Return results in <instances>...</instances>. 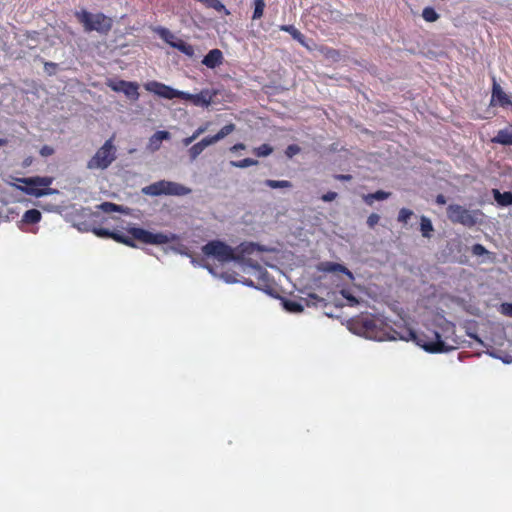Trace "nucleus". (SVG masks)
<instances>
[{
	"label": "nucleus",
	"instance_id": "nucleus-1",
	"mask_svg": "<svg viewBox=\"0 0 512 512\" xmlns=\"http://www.w3.org/2000/svg\"><path fill=\"white\" fill-rule=\"evenodd\" d=\"M348 324L352 332L372 340L395 339V337L390 336L391 327L379 315L362 313L350 319Z\"/></svg>",
	"mask_w": 512,
	"mask_h": 512
},
{
	"label": "nucleus",
	"instance_id": "nucleus-2",
	"mask_svg": "<svg viewBox=\"0 0 512 512\" xmlns=\"http://www.w3.org/2000/svg\"><path fill=\"white\" fill-rule=\"evenodd\" d=\"M128 233L131 235V237L118 231H112L111 239L129 247H136L134 240H138L145 244L162 245L175 241L178 238L177 235L173 233H152L139 227L130 228Z\"/></svg>",
	"mask_w": 512,
	"mask_h": 512
},
{
	"label": "nucleus",
	"instance_id": "nucleus-3",
	"mask_svg": "<svg viewBox=\"0 0 512 512\" xmlns=\"http://www.w3.org/2000/svg\"><path fill=\"white\" fill-rule=\"evenodd\" d=\"M75 17L82 24L85 32L96 31L101 35H107L113 26L112 18L101 12L91 13L83 9L76 11Z\"/></svg>",
	"mask_w": 512,
	"mask_h": 512
},
{
	"label": "nucleus",
	"instance_id": "nucleus-4",
	"mask_svg": "<svg viewBox=\"0 0 512 512\" xmlns=\"http://www.w3.org/2000/svg\"><path fill=\"white\" fill-rule=\"evenodd\" d=\"M409 335L416 341L417 345L430 353L447 352L454 348L452 345H449L446 340H443L439 332L435 330H428L427 333H421L419 335L410 331Z\"/></svg>",
	"mask_w": 512,
	"mask_h": 512
},
{
	"label": "nucleus",
	"instance_id": "nucleus-5",
	"mask_svg": "<svg viewBox=\"0 0 512 512\" xmlns=\"http://www.w3.org/2000/svg\"><path fill=\"white\" fill-rule=\"evenodd\" d=\"M117 149L110 138L97 149L95 154L88 160L87 169L89 170H106L117 158Z\"/></svg>",
	"mask_w": 512,
	"mask_h": 512
},
{
	"label": "nucleus",
	"instance_id": "nucleus-6",
	"mask_svg": "<svg viewBox=\"0 0 512 512\" xmlns=\"http://www.w3.org/2000/svg\"><path fill=\"white\" fill-rule=\"evenodd\" d=\"M202 252L204 255L214 257L220 262L241 260V256L232 247L220 240L209 241L202 247Z\"/></svg>",
	"mask_w": 512,
	"mask_h": 512
},
{
	"label": "nucleus",
	"instance_id": "nucleus-7",
	"mask_svg": "<svg viewBox=\"0 0 512 512\" xmlns=\"http://www.w3.org/2000/svg\"><path fill=\"white\" fill-rule=\"evenodd\" d=\"M191 189L172 181L160 180L143 189V192L151 196L174 195L184 196L191 193Z\"/></svg>",
	"mask_w": 512,
	"mask_h": 512
},
{
	"label": "nucleus",
	"instance_id": "nucleus-8",
	"mask_svg": "<svg viewBox=\"0 0 512 512\" xmlns=\"http://www.w3.org/2000/svg\"><path fill=\"white\" fill-rule=\"evenodd\" d=\"M19 182L24 183L25 187H18L21 191L28 195L41 197L48 194V190L46 187L52 184L53 179L51 177H29V178H20Z\"/></svg>",
	"mask_w": 512,
	"mask_h": 512
},
{
	"label": "nucleus",
	"instance_id": "nucleus-9",
	"mask_svg": "<svg viewBox=\"0 0 512 512\" xmlns=\"http://www.w3.org/2000/svg\"><path fill=\"white\" fill-rule=\"evenodd\" d=\"M447 217L452 223H459L466 227H473L477 224L475 213L459 204H450L447 207Z\"/></svg>",
	"mask_w": 512,
	"mask_h": 512
},
{
	"label": "nucleus",
	"instance_id": "nucleus-10",
	"mask_svg": "<svg viewBox=\"0 0 512 512\" xmlns=\"http://www.w3.org/2000/svg\"><path fill=\"white\" fill-rule=\"evenodd\" d=\"M156 32L161 37V39H163L171 47L176 48L189 57L194 55L193 46L181 39H176L174 34L169 29L165 27H158Z\"/></svg>",
	"mask_w": 512,
	"mask_h": 512
},
{
	"label": "nucleus",
	"instance_id": "nucleus-11",
	"mask_svg": "<svg viewBox=\"0 0 512 512\" xmlns=\"http://www.w3.org/2000/svg\"><path fill=\"white\" fill-rule=\"evenodd\" d=\"M145 89L155 95L165 98V99H174V98H184L186 95L185 92L178 91L168 85H165L158 81H150L144 85Z\"/></svg>",
	"mask_w": 512,
	"mask_h": 512
},
{
	"label": "nucleus",
	"instance_id": "nucleus-12",
	"mask_svg": "<svg viewBox=\"0 0 512 512\" xmlns=\"http://www.w3.org/2000/svg\"><path fill=\"white\" fill-rule=\"evenodd\" d=\"M107 85L115 92H123L131 100L139 99V85L136 82L118 80L109 81Z\"/></svg>",
	"mask_w": 512,
	"mask_h": 512
},
{
	"label": "nucleus",
	"instance_id": "nucleus-13",
	"mask_svg": "<svg viewBox=\"0 0 512 512\" xmlns=\"http://www.w3.org/2000/svg\"><path fill=\"white\" fill-rule=\"evenodd\" d=\"M318 270L324 273H342L348 277L349 280H354L353 273L344 265L335 262H321L318 265Z\"/></svg>",
	"mask_w": 512,
	"mask_h": 512
},
{
	"label": "nucleus",
	"instance_id": "nucleus-14",
	"mask_svg": "<svg viewBox=\"0 0 512 512\" xmlns=\"http://www.w3.org/2000/svg\"><path fill=\"white\" fill-rule=\"evenodd\" d=\"M223 53L215 48L210 50L203 58L202 64L208 68L214 69L223 63Z\"/></svg>",
	"mask_w": 512,
	"mask_h": 512
},
{
	"label": "nucleus",
	"instance_id": "nucleus-15",
	"mask_svg": "<svg viewBox=\"0 0 512 512\" xmlns=\"http://www.w3.org/2000/svg\"><path fill=\"white\" fill-rule=\"evenodd\" d=\"M491 102H496L501 107H507L512 106V102L507 96V94L502 90L499 84H497L495 81L493 83V89H492V99Z\"/></svg>",
	"mask_w": 512,
	"mask_h": 512
},
{
	"label": "nucleus",
	"instance_id": "nucleus-16",
	"mask_svg": "<svg viewBox=\"0 0 512 512\" xmlns=\"http://www.w3.org/2000/svg\"><path fill=\"white\" fill-rule=\"evenodd\" d=\"M212 144L213 143L208 136L203 138L201 141L195 143L192 147H190L188 151L191 160H195L207 146Z\"/></svg>",
	"mask_w": 512,
	"mask_h": 512
},
{
	"label": "nucleus",
	"instance_id": "nucleus-17",
	"mask_svg": "<svg viewBox=\"0 0 512 512\" xmlns=\"http://www.w3.org/2000/svg\"><path fill=\"white\" fill-rule=\"evenodd\" d=\"M492 194L494 197V200L497 202V204L501 207H507L512 205V192L506 191V192H500L498 189H493Z\"/></svg>",
	"mask_w": 512,
	"mask_h": 512
},
{
	"label": "nucleus",
	"instance_id": "nucleus-18",
	"mask_svg": "<svg viewBox=\"0 0 512 512\" xmlns=\"http://www.w3.org/2000/svg\"><path fill=\"white\" fill-rule=\"evenodd\" d=\"M280 30L289 33L294 40L299 42L302 46L308 48L305 42V36L293 25H281Z\"/></svg>",
	"mask_w": 512,
	"mask_h": 512
},
{
	"label": "nucleus",
	"instance_id": "nucleus-19",
	"mask_svg": "<svg viewBox=\"0 0 512 512\" xmlns=\"http://www.w3.org/2000/svg\"><path fill=\"white\" fill-rule=\"evenodd\" d=\"M42 214L37 209H30L27 210L22 218H21V224H37L41 221Z\"/></svg>",
	"mask_w": 512,
	"mask_h": 512
},
{
	"label": "nucleus",
	"instance_id": "nucleus-20",
	"mask_svg": "<svg viewBox=\"0 0 512 512\" xmlns=\"http://www.w3.org/2000/svg\"><path fill=\"white\" fill-rule=\"evenodd\" d=\"M495 143L502 145H512V130L502 129L499 130L497 135L492 140Z\"/></svg>",
	"mask_w": 512,
	"mask_h": 512
},
{
	"label": "nucleus",
	"instance_id": "nucleus-21",
	"mask_svg": "<svg viewBox=\"0 0 512 512\" xmlns=\"http://www.w3.org/2000/svg\"><path fill=\"white\" fill-rule=\"evenodd\" d=\"M183 99L184 100H190V101L193 102V104L198 105V106H208V105H210V98L207 97L203 93L194 94V95L186 93V95L184 96Z\"/></svg>",
	"mask_w": 512,
	"mask_h": 512
},
{
	"label": "nucleus",
	"instance_id": "nucleus-22",
	"mask_svg": "<svg viewBox=\"0 0 512 512\" xmlns=\"http://www.w3.org/2000/svg\"><path fill=\"white\" fill-rule=\"evenodd\" d=\"M236 126L235 124L233 123H230V124H227L225 126H223L217 134L213 135V136H208L210 138V140L212 141V143H216L218 142L219 140L223 139L224 137H226L227 135H229L230 133H232L234 130H235Z\"/></svg>",
	"mask_w": 512,
	"mask_h": 512
},
{
	"label": "nucleus",
	"instance_id": "nucleus-23",
	"mask_svg": "<svg viewBox=\"0 0 512 512\" xmlns=\"http://www.w3.org/2000/svg\"><path fill=\"white\" fill-rule=\"evenodd\" d=\"M390 193L383 190H378L374 193H369L364 196V201L368 205H372L374 200L382 201L389 198Z\"/></svg>",
	"mask_w": 512,
	"mask_h": 512
},
{
	"label": "nucleus",
	"instance_id": "nucleus-24",
	"mask_svg": "<svg viewBox=\"0 0 512 512\" xmlns=\"http://www.w3.org/2000/svg\"><path fill=\"white\" fill-rule=\"evenodd\" d=\"M433 230L434 228L431 220L426 216H422L420 219V231L422 233V236L425 238H430Z\"/></svg>",
	"mask_w": 512,
	"mask_h": 512
},
{
	"label": "nucleus",
	"instance_id": "nucleus-25",
	"mask_svg": "<svg viewBox=\"0 0 512 512\" xmlns=\"http://www.w3.org/2000/svg\"><path fill=\"white\" fill-rule=\"evenodd\" d=\"M254 11L252 14V20H259L264 15V9L266 7L265 0H253Z\"/></svg>",
	"mask_w": 512,
	"mask_h": 512
},
{
	"label": "nucleus",
	"instance_id": "nucleus-26",
	"mask_svg": "<svg viewBox=\"0 0 512 512\" xmlns=\"http://www.w3.org/2000/svg\"><path fill=\"white\" fill-rule=\"evenodd\" d=\"M284 308L291 313H300L304 310L303 305L295 300L285 299L283 301Z\"/></svg>",
	"mask_w": 512,
	"mask_h": 512
},
{
	"label": "nucleus",
	"instance_id": "nucleus-27",
	"mask_svg": "<svg viewBox=\"0 0 512 512\" xmlns=\"http://www.w3.org/2000/svg\"><path fill=\"white\" fill-rule=\"evenodd\" d=\"M98 209L103 211L104 213H112V212H122L123 207L121 205L112 203V202H103L97 206Z\"/></svg>",
	"mask_w": 512,
	"mask_h": 512
},
{
	"label": "nucleus",
	"instance_id": "nucleus-28",
	"mask_svg": "<svg viewBox=\"0 0 512 512\" xmlns=\"http://www.w3.org/2000/svg\"><path fill=\"white\" fill-rule=\"evenodd\" d=\"M264 183H265V185L267 187L272 188V189L291 188L292 187V183L290 181H288V180H271V179H268Z\"/></svg>",
	"mask_w": 512,
	"mask_h": 512
},
{
	"label": "nucleus",
	"instance_id": "nucleus-29",
	"mask_svg": "<svg viewBox=\"0 0 512 512\" xmlns=\"http://www.w3.org/2000/svg\"><path fill=\"white\" fill-rule=\"evenodd\" d=\"M422 17L427 22H435L439 19V14L432 7H425L422 11Z\"/></svg>",
	"mask_w": 512,
	"mask_h": 512
},
{
	"label": "nucleus",
	"instance_id": "nucleus-30",
	"mask_svg": "<svg viewBox=\"0 0 512 512\" xmlns=\"http://www.w3.org/2000/svg\"><path fill=\"white\" fill-rule=\"evenodd\" d=\"M230 164H231V166L236 167V168H246V167L257 165L258 161L255 159H252V158H245V159L238 160V161H231Z\"/></svg>",
	"mask_w": 512,
	"mask_h": 512
},
{
	"label": "nucleus",
	"instance_id": "nucleus-31",
	"mask_svg": "<svg viewBox=\"0 0 512 512\" xmlns=\"http://www.w3.org/2000/svg\"><path fill=\"white\" fill-rule=\"evenodd\" d=\"M273 152V148L269 144H262L254 149V153L258 157L269 156Z\"/></svg>",
	"mask_w": 512,
	"mask_h": 512
},
{
	"label": "nucleus",
	"instance_id": "nucleus-32",
	"mask_svg": "<svg viewBox=\"0 0 512 512\" xmlns=\"http://www.w3.org/2000/svg\"><path fill=\"white\" fill-rule=\"evenodd\" d=\"M413 215V212L407 208H402L399 211L397 220L403 224H406L410 217Z\"/></svg>",
	"mask_w": 512,
	"mask_h": 512
},
{
	"label": "nucleus",
	"instance_id": "nucleus-33",
	"mask_svg": "<svg viewBox=\"0 0 512 512\" xmlns=\"http://www.w3.org/2000/svg\"><path fill=\"white\" fill-rule=\"evenodd\" d=\"M170 138V133L167 131H157L152 137H151V144L161 142L162 140H166Z\"/></svg>",
	"mask_w": 512,
	"mask_h": 512
},
{
	"label": "nucleus",
	"instance_id": "nucleus-34",
	"mask_svg": "<svg viewBox=\"0 0 512 512\" xmlns=\"http://www.w3.org/2000/svg\"><path fill=\"white\" fill-rule=\"evenodd\" d=\"M340 294L349 302L350 306H356L359 304V300L355 296H353L349 290L342 289L340 291Z\"/></svg>",
	"mask_w": 512,
	"mask_h": 512
},
{
	"label": "nucleus",
	"instance_id": "nucleus-35",
	"mask_svg": "<svg viewBox=\"0 0 512 512\" xmlns=\"http://www.w3.org/2000/svg\"><path fill=\"white\" fill-rule=\"evenodd\" d=\"M472 254L475 256L488 255L490 252L482 244H474L471 248Z\"/></svg>",
	"mask_w": 512,
	"mask_h": 512
},
{
	"label": "nucleus",
	"instance_id": "nucleus-36",
	"mask_svg": "<svg viewBox=\"0 0 512 512\" xmlns=\"http://www.w3.org/2000/svg\"><path fill=\"white\" fill-rule=\"evenodd\" d=\"M300 151H301V148L298 145L290 144V145L287 146V148L285 150V155L288 158H292L293 156H295L298 153H300Z\"/></svg>",
	"mask_w": 512,
	"mask_h": 512
},
{
	"label": "nucleus",
	"instance_id": "nucleus-37",
	"mask_svg": "<svg viewBox=\"0 0 512 512\" xmlns=\"http://www.w3.org/2000/svg\"><path fill=\"white\" fill-rule=\"evenodd\" d=\"M93 232L95 235L102 238H111L112 235V231L107 228H94Z\"/></svg>",
	"mask_w": 512,
	"mask_h": 512
},
{
	"label": "nucleus",
	"instance_id": "nucleus-38",
	"mask_svg": "<svg viewBox=\"0 0 512 512\" xmlns=\"http://www.w3.org/2000/svg\"><path fill=\"white\" fill-rule=\"evenodd\" d=\"M379 220H380V216L376 213H372L367 218V225L370 228H373L375 225L378 224Z\"/></svg>",
	"mask_w": 512,
	"mask_h": 512
},
{
	"label": "nucleus",
	"instance_id": "nucleus-39",
	"mask_svg": "<svg viewBox=\"0 0 512 512\" xmlns=\"http://www.w3.org/2000/svg\"><path fill=\"white\" fill-rule=\"evenodd\" d=\"M40 154H41V156H43V157L51 156V155H53V154H54V149H53L51 146L44 145V146H42V148L40 149Z\"/></svg>",
	"mask_w": 512,
	"mask_h": 512
},
{
	"label": "nucleus",
	"instance_id": "nucleus-40",
	"mask_svg": "<svg viewBox=\"0 0 512 512\" xmlns=\"http://www.w3.org/2000/svg\"><path fill=\"white\" fill-rule=\"evenodd\" d=\"M501 312L509 317H512V303H503L501 305Z\"/></svg>",
	"mask_w": 512,
	"mask_h": 512
},
{
	"label": "nucleus",
	"instance_id": "nucleus-41",
	"mask_svg": "<svg viewBox=\"0 0 512 512\" xmlns=\"http://www.w3.org/2000/svg\"><path fill=\"white\" fill-rule=\"evenodd\" d=\"M209 125L210 123L207 122L201 126H199L195 131H194V137L198 138L200 135H202L204 132L207 131V129L209 128Z\"/></svg>",
	"mask_w": 512,
	"mask_h": 512
},
{
	"label": "nucleus",
	"instance_id": "nucleus-42",
	"mask_svg": "<svg viewBox=\"0 0 512 512\" xmlns=\"http://www.w3.org/2000/svg\"><path fill=\"white\" fill-rule=\"evenodd\" d=\"M336 198H337V193L333 192V191H329V192L323 194L321 197V199L324 202H331V201L335 200Z\"/></svg>",
	"mask_w": 512,
	"mask_h": 512
},
{
	"label": "nucleus",
	"instance_id": "nucleus-43",
	"mask_svg": "<svg viewBox=\"0 0 512 512\" xmlns=\"http://www.w3.org/2000/svg\"><path fill=\"white\" fill-rule=\"evenodd\" d=\"M334 178L339 181H350L352 176L350 174H337L334 176Z\"/></svg>",
	"mask_w": 512,
	"mask_h": 512
},
{
	"label": "nucleus",
	"instance_id": "nucleus-44",
	"mask_svg": "<svg viewBox=\"0 0 512 512\" xmlns=\"http://www.w3.org/2000/svg\"><path fill=\"white\" fill-rule=\"evenodd\" d=\"M246 148V145L244 143H236L230 148L231 152H236L238 150H244Z\"/></svg>",
	"mask_w": 512,
	"mask_h": 512
},
{
	"label": "nucleus",
	"instance_id": "nucleus-45",
	"mask_svg": "<svg viewBox=\"0 0 512 512\" xmlns=\"http://www.w3.org/2000/svg\"><path fill=\"white\" fill-rule=\"evenodd\" d=\"M197 138L194 137V134H192L191 136L189 137H186L182 140V143L184 146H188L190 145L192 142H194Z\"/></svg>",
	"mask_w": 512,
	"mask_h": 512
},
{
	"label": "nucleus",
	"instance_id": "nucleus-46",
	"mask_svg": "<svg viewBox=\"0 0 512 512\" xmlns=\"http://www.w3.org/2000/svg\"><path fill=\"white\" fill-rule=\"evenodd\" d=\"M435 202L438 205H444V204H446V197L443 194H438L436 196Z\"/></svg>",
	"mask_w": 512,
	"mask_h": 512
},
{
	"label": "nucleus",
	"instance_id": "nucleus-47",
	"mask_svg": "<svg viewBox=\"0 0 512 512\" xmlns=\"http://www.w3.org/2000/svg\"><path fill=\"white\" fill-rule=\"evenodd\" d=\"M33 162V157L32 156H28L26 157L24 160H23V163H22V166L23 167H29Z\"/></svg>",
	"mask_w": 512,
	"mask_h": 512
},
{
	"label": "nucleus",
	"instance_id": "nucleus-48",
	"mask_svg": "<svg viewBox=\"0 0 512 512\" xmlns=\"http://www.w3.org/2000/svg\"><path fill=\"white\" fill-rule=\"evenodd\" d=\"M338 51L335 50V49H328V52H327V55L328 56H331V57H334V56H338Z\"/></svg>",
	"mask_w": 512,
	"mask_h": 512
},
{
	"label": "nucleus",
	"instance_id": "nucleus-49",
	"mask_svg": "<svg viewBox=\"0 0 512 512\" xmlns=\"http://www.w3.org/2000/svg\"><path fill=\"white\" fill-rule=\"evenodd\" d=\"M8 144V140L5 138H0V147L6 146Z\"/></svg>",
	"mask_w": 512,
	"mask_h": 512
},
{
	"label": "nucleus",
	"instance_id": "nucleus-50",
	"mask_svg": "<svg viewBox=\"0 0 512 512\" xmlns=\"http://www.w3.org/2000/svg\"><path fill=\"white\" fill-rule=\"evenodd\" d=\"M48 66H52V68H55L57 66V64L56 63H52V62L45 63V67L48 68Z\"/></svg>",
	"mask_w": 512,
	"mask_h": 512
},
{
	"label": "nucleus",
	"instance_id": "nucleus-51",
	"mask_svg": "<svg viewBox=\"0 0 512 512\" xmlns=\"http://www.w3.org/2000/svg\"><path fill=\"white\" fill-rule=\"evenodd\" d=\"M245 284L248 285V286H253V282L251 280L246 281Z\"/></svg>",
	"mask_w": 512,
	"mask_h": 512
}]
</instances>
